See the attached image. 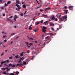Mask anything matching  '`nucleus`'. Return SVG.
I'll use <instances>...</instances> for the list:
<instances>
[{
	"instance_id": "31",
	"label": "nucleus",
	"mask_w": 75,
	"mask_h": 75,
	"mask_svg": "<svg viewBox=\"0 0 75 75\" xmlns=\"http://www.w3.org/2000/svg\"><path fill=\"white\" fill-rule=\"evenodd\" d=\"M10 75H14V74L13 73H10L9 74Z\"/></svg>"
},
{
	"instance_id": "60",
	"label": "nucleus",
	"mask_w": 75,
	"mask_h": 75,
	"mask_svg": "<svg viewBox=\"0 0 75 75\" xmlns=\"http://www.w3.org/2000/svg\"><path fill=\"white\" fill-rule=\"evenodd\" d=\"M64 8H65V9H67V7L65 6Z\"/></svg>"
},
{
	"instance_id": "63",
	"label": "nucleus",
	"mask_w": 75,
	"mask_h": 75,
	"mask_svg": "<svg viewBox=\"0 0 75 75\" xmlns=\"http://www.w3.org/2000/svg\"><path fill=\"white\" fill-rule=\"evenodd\" d=\"M4 53H2L1 54V56H2V55H4Z\"/></svg>"
},
{
	"instance_id": "21",
	"label": "nucleus",
	"mask_w": 75,
	"mask_h": 75,
	"mask_svg": "<svg viewBox=\"0 0 75 75\" xmlns=\"http://www.w3.org/2000/svg\"><path fill=\"white\" fill-rule=\"evenodd\" d=\"M29 30H32V28L30 26L29 28Z\"/></svg>"
},
{
	"instance_id": "62",
	"label": "nucleus",
	"mask_w": 75,
	"mask_h": 75,
	"mask_svg": "<svg viewBox=\"0 0 75 75\" xmlns=\"http://www.w3.org/2000/svg\"><path fill=\"white\" fill-rule=\"evenodd\" d=\"M9 18H13V16H12L10 17H9Z\"/></svg>"
},
{
	"instance_id": "1",
	"label": "nucleus",
	"mask_w": 75,
	"mask_h": 75,
	"mask_svg": "<svg viewBox=\"0 0 75 75\" xmlns=\"http://www.w3.org/2000/svg\"><path fill=\"white\" fill-rule=\"evenodd\" d=\"M67 15L66 16H63V18L62 19H61V21H65L67 20Z\"/></svg>"
},
{
	"instance_id": "59",
	"label": "nucleus",
	"mask_w": 75,
	"mask_h": 75,
	"mask_svg": "<svg viewBox=\"0 0 75 75\" xmlns=\"http://www.w3.org/2000/svg\"><path fill=\"white\" fill-rule=\"evenodd\" d=\"M2 1L3 0H0V3H2Z\"/></svg>"
},
{
	"instance_id": "61",
	"label": "nucleus",
	"mask_w": 75,
	"mask_h": 75,
	"mask_svg": "<svg viewBox=\"0 0 75 75\" xmlns=\"http://www.w3.org/2000/svg\"><path fill=\"white\" fill-rule=\"evenodd\" d=\"M48 37H49V36H47L45 38L46 39H47V38H48Z\"/></svg>"
},
{
	"instance_id": "29",
	"label": "nucleus",
	"mask_w": 75,
	"mask_h": 75,
	"mask_svg": "<svg viewBox=\"0 0 75 75\" xmlns=\"http://www.w3.org/2000/svg\"><path fill=\"white\" fill-rule=\"evenodd\" d=\"M1 9H2V10H4V8L3 6H2L1 7Z\"/></svg>"
},
{
	"instance_id": "35",
	"label": "nucleus",
	"mask_w": 75,
	"mask_h": 75,
	"mask_svg": "<svg viewBox=\"0 0 75 75\" xmlns=\"http://www.w3.org/2000/svg\"><path fill=\"white\" fill-rule=\"evenodd\" d=\"M43 29H47V27H46L45 26H43Z\"/></svg>"
},
{
	"instance_id": "10",
	"label": "nucleus",
	"mask_w": 75,
	"mask_h": 75,
	"mask_svg": "<svg viewBox=\"0 0 75 75\" xmlns=\"http://www.w3.org/2000/svg\"><path fill=\"white\" fill-rule=\"evenodd\" d=\"M40 23V22L37 21L35 23V24H36V25H38V24H39Z\"/></svg>"
},
{
	"instance_id": "50",
	"label": "nucleus",
	"mask_w": 75,
	"mask_h": 75,
	"mask_svg": "<svg viewBox=\"0 0 75 75\" xmlns=\"http://www.w3.org/2000/svg\"><path fill=\"white\" fill-rule=\"evenodd\" d=\"M59 17V18H61V15H60Z\"/></svg>"
},
{
	"instance_id": "49",
	"label": "nucleus",
	"mask_w": 75,
	"mask_h": 75,
	"mask_svg": "<svg viewBox=\"0 0 75 75\" xmlns=\"http://www.w3.org/2000/svg\"><path fill=\"white\" fill-rule=\"evenodd\" d=\"M4 42H7V40L5 39V40H4Z\"/></svg>"
},
{
	"instance_id": "19",
	"label": "nucleus",
	"mask_w": 75,
	"mask_h": 75,
	"mask_svg": "<svg viewBox=\"0 0 75 75\" xmlns=\"http://www.w3.org/2000/svg\"><path fill=\"white\" fill-rule=\"evenodd\" d=\"M42 30L43 32H45V31H46V30L44 29H42Z\"/></svg>"
},
{
	"instance_id": "38",
	"label": "nucleus",
	"mask_w": 75,
	"mask_h": 75,
	"mask_svg": "<svg viewBox=\"0 0 75 75\" xmlns=\"http://www.w3.org/2000/svg\"><path fill=\"white\" fill-rule=\"evenodd\" d=\"M60 13H58V14H57V16L58 17H59V15H60L61 14H60Z\"/></svg>"
},
{
	"instance_id": "12",
	"label": "nucleus",
	"mask_w": 75,
	"mask_h": 75,
	"mask_svg": "<svg viewBox=\"0 0 75 75\" xmlns=\"http://www.w3.org/2000/svg\"><path fill=\"white\" fill-rule=\"evenodd\" d=\"M50 7L47 8L45 9V10H46V11L48 10H50Z\"/></svg>"
},
{
	"instance_id": "14",
	"label": "nucleus",
	"mask_w": 75,
	"mask_h": 75,
	"mask_svg": "<svg viewBox=\"0 0 75 75\" xmlns=\"http://www.w3.org/2000/svg\"><path fill=\"white\" fill-rule=\"evenodd\" d=\"M15 34H16V33H15L11 34L10 36H13V35H15Z\"/></svg>"
},
{
	"instance_id": "24",
	"label": "nucleus",
	"mask_w": 75,
	"mask_h": 75,
	"mask_svg": "<svg viewBox=\"0 0 75 75\" xmlns=\"http://www.w3.org/2000/svg\"><path fill=\"white\" fill-rule=\"evenodd\" d=\"M1 70H4H4H5V69H6L4 68H1Z\"/></svg>"
},
{
	"instance_id": "3",
	"label": "nucleus",
	"mask_w": 75,
	"mask_h": 75,
	"mask_svg": "<svg viewBox=\"0 0 75 75\" xmlns=\"http://www.w3.org/2000/svg\"><path fill=\"white\" fill-rule=\"evenodd\" d=\"M38 28H37L36 29H35L33 30V31L35 32V33H37L38 32Z\"/></svg>"
},
{
	"instance_id": "22",
	"label": "nucleus",
	"mask_w": 75,
	"mask_h": 75,
	"mask_svg": "<svg viewBox=\"0 0 75 75\" xmlns=\"http://www.w3.org/2000/svg\"><path fill=\"white\" fill-rule=\"evenodd\" d=\"M55 19V17L53 16L52 17V20H54Z\"/></svg>"
},
{
	"instance_id": "44",
	"label": "nucleus",
	"mask_w": 75,
	"mask_h": 75,
	"mask_svg": "<svg viewBox=\"0 0 75 75\" xmlns=\"http://www.w3.org/2000/svg\"><path fill=\"white\" fill-rule=\"evenodd\" d=\"M50 35H54V34L52 33H50Z\"/></svg>"
},
{
	"instance_id": "40",
	"label": "nucleus",
	"mask_w": 75,
	"mask_h": 75,
	"mask_svg": "<svg viewBox=\"0 0 75 75\" xmlns=\"http://www.w3.org/2000/svg\"><path fill=\"white\" fill-rule=\"evenodd\" d=\"M25 44H26L27 46H28V42H25Z\"/></svg>"
},
{
	"instance_id": "46",
	"label": "nucleus",
	"mask_w": 75,
	"mask_h": 75,
	"mask_svg": "<svg viewBox=\"0 0 75 75\" xmlns=\"http://www.w3.org/2000/svg\"><path fill=\"white\" fill-rule=\"evenodd\" d=\"M49 5H50V4H48L46 5V7H47V6H49Z\"/></svg>"
},
{
	"instance_id": "55",
	"label": "nucleus",
	"mask_w": 75,
	"mask_h": 75,
	"mask_svg": "<svg viewBox=\"0 0 75 75\" xmlns=\"http://www.w3.org/2000/svg\"><path fill=\"white\" fill-rule=\"evenodd\" d=\"M27 13V11H25L24 13V14H25L26 13Z\"/></svg>"
},
{
	"instance_id": "27",
	"label": "nucleus",
	"mask_w": 75,
	"mask_h": 75,
	"mask_svg": "<svg viewBox=\"0 0 75 75\" xmlns=\"http://www.w3.org/2000/svg\"><path fill=\"white\" fill-rule=\"evenodd\" d=\"M23 53H24V52H22V53H21V56H23Z\"/></svg>"
},
{
	"instance_id": "20",
	"label": "nucleus",
	"mask_w": 75,
	"mask_h": 75,
	"mask_svg": "<svg viewBox=\"0 0 75 75\" xmlns=\"http://www.w3.org/2000/svg\"><path fill=\"white\" fill-rule=\"evenodd\" d=\"M62 0H59V3L60 4V3H61V2H62Z\"/></svg>"
},
{
	"instance_id": "26",
	"label": "nucleus",
	"mask_w": 75,
	"mask_h": 75,
	"mask_svg": "<svg viewBox=\"0 0 75 75\" xmlns=\"http://www.w3.org/2000/svg\"><path fill=\"white\" fill-rule=\"evenodd\" d=\"M6 62L7 63H9V62H10V61L9 60H6Z\"/></svg>"
},
{
	"instance_id": "43",
	"label": "nucleus",
	"mask_w": 75,
	"mask_h": 75,
	"mask_svg": "<svg viewBox=\"0 0 75 75\" xmlns=\"http://www.w3.org/2000/svg\"><path fill=\"white\" fill-rule=\"evenodd\" d=\"M21 59H20V60H19L18 61V63H20V62H21Z\"/></svg>"
},
{
	"instance_id": "58",
	"label": "nucleus",
	"mask_w": 75,
	"mask_h": 75,
	"mask_svg": "<svg viewBox=\"0 0 75 75\" xmlns=\"http://www.w3.org/2000/svg\"><path fill=\"white\" fill-rule=\"evenodd\" d=\"M14 27L16 28H17V26L16 25L14 26Z\"/></svg>"
},
{
	"instance_id": "51",
	"label": "nucleus",
	"mask_w": 75,
	"mask_h": 75,
	"mask_svg": "<svg viewBox=\"0 0 75 75\" xmlns=\"http://www.w3.org/2000/svg\"><path fill=\"white\" fill-rule=\"evenodd\" d=\"M4 33H5V32H4V31H3V32H2V33H2V34H4Z\"/></svg>"
},
{
	"instance_id": "4",
	"label": "nucleus",
	"mask_w": 75,
	"mask_h": 75,
	"mask_svg": "<svg viewBox=\"0 0 75 75\" xmlns=\"http://www.w3.org/2000/svg\"><path fill=\"white\" fill-rule=\"evenodd\" d=\"M6 62V61H2L1 62V65H0V68H1V67H2V65H3V64H4V63H5Z\"/></svg>"
},
{
	"instance_id": "25",
	"label": "nucleus",
	"mask_w": 75,
	"mask_h": 75,
	"mask_svg": "<svg viewBox=\"0 0 75 75\" xmlns=\"http://www.w3.org/2000/svg\"><path fill=\"white\" fill-rule=\"evenodd\" d=\"M15 58H18V55H17L15 56Z\"/></svg>"
},
{
	"instance_id": "37",
	"label": "nucleus",
	"mask_w": 75,
	"mask_h": 75,
	"mask_svg": "<svg viewBox=\"0 0 75 75\" xmlns=\"http://www.w3.org/2000/svg\"><path fill=\"white\" fill-rule=\"evenodd\" d=\"M72 7H73V6H70L68 7V8H72Z\"/></svg>"
},
{
	"instance_id": "23",
	"label": "nucleus",
	"mask_w": 75,
	"mask_h": 75,
	"mask_svg": "<svg viewBox=\"0 0 75 75\" xmlns=\"http://www.w3.org/2000/svg\"><path fill=\"white\" fill-rule=\"evenodd\" d=\"M24 58L22 57L20 59H21L22 61H23L24 60Z\"/></svg>"
},
{
	"instance_id": "52",
	"label": "nucleus",
	"mask_w": 75,
	"mask_h": 75,
	"mask_svg": "<svg viewBox=\"0 0 75 75\" xmlns=\"http://www.w3.org/2000/svg\"><path fill=\"white\" fill-rule=\"evenodd\" d=\"M13 42V41L11 42V43L9 44V45H10V44H12Z\"/></svg>"
},
{
	"instance_id": "54",
	"label": "nucleus",
	"mask_w": 75,
	"mask_h": 75,
	"mask_svg": "<svg viewBox=\"0 0 75 75\" xmlns=\"http://www.w3.org/2000/svg\"><path fill=\"white\" fill-rule=\"evenodd\" d=\"M40 11H41V12H42V11H44V10H41V9L40 10Z\"/></svg>"
},
{
	"instance_id": "36",
	"label": "nucleus",
	"mask_w": 75,
	"mask_h": 75,
	"mask_svg": "<svg viewBox=\"0 0 75 75\" xmlns=\"http://www.w3.org/2000/svg\"><path fill=\"white\" fill-rule=\"evenodd\" d=\"M16 74H19V72H18L17 71L16 72Z\"/></svg>"
},
{
	"instance_id": "2",
	"label": "nucleus",
	"mask_w": 75,
	"mask_h": 75,
	"mask_svg": "<svg viewBox=\"0 0 75 75\" xmlns=\"http://www.w3.org/2000/svg\"><path fill=\"white\" fill-rule=\"evenodd\" d=\"M16 6H17V7L18 8V11H20V10L21 8V7H20V5H18L17 4H16Z\"/></svg>"
},
{
	"instance_id": "48",
	"label": "nucleus",
	"mask_w": 75,
	"mask_h": 75,
	"mask_svg": "<svg viewBox=\"0 0 75 75\" xmlns=\"http://www.w3.org/2000/svg\"><path fill=\"white\" fill-rule=\"evenodd\" d=\"M15 66H16L15 65H12V67H13V68H14Z\"/></svg>"
},
{
	"instance_id": "56",
	"label": "nucleus",
	"mask_w": 75,
	"mask_h": 75,
	"mask_svg": "<svg viewBox=\"0 0 75 75\" xmlns=\"http://www.w3.org/2000/svg\"><path fill=\"white\" fill-rule=\"evenodd\" d=\"M64 13L65 14H67V13H68V12H67L65 11V12H64Z\"/></svg>"
},
{
	"instance_id": "9",
	"label": "nucleus",
	"mask_w": 75,
	"mask_h": 75,
	"mask_svg": "<svg viewBox=\"0 0 75 75\" xmlns=\"http://www.w3.org/2000/svg\"><path fill=\"white\" fill-rule=\"evenodd\" d=\"M16 3H17V4H19L20 3V1H18V0H16Z\"/></svg>"
},
{
	"instance_id": "11",
	"label": "nucleus",
	"mask_w": 75,
	"mask_h": 75,
	"mask_svg": "<svg viewBox=\"0 0 75 75\" xmlns=\"http://www.w3.org/2000/svg\"><path fill=\"white\" fill-rule=\"evenodd\" d=\"M32 55H34V54H35V52L34 51H32Z\"/></svg>"
},
{
	"instance_id": "13",
	"label": "nucleus",
	"mask_w": 75,
	"mask_h": 75,
	"mask_svg": "<svg viewBox=\"0 0 75 75\" xmlns=\"http://www.w3.org/2000/svg\"><path fill=\"white\" fill-rule=\"evenodd\" d=\"M14 17L15 18H18V17L17 16V15H16L14 16Z\"/></svg>"
},
{
	"instance_id": "57",
	"label": "nucleus",
	"mask_w": 75,
	"mask_h": 75,
	"mask_svg": "<svg viewBox=\"0 0 75 75\" xmlns=\"http://www.w3.org/2000/svg\"><path fill=\"white\" fill-rule=\"evenodd\" d=\"M51 30H52V31H54V28H51Z\"/></svg>"
},
{
	"instance_id": "6",
	"label": "nucleus",
	"mask_w": 75,
	"mask_h": 75,
	"mask_svg": "<svg viewBox=\"0 0 75 75\" xmlns=\"http://www.w3.org/2000/svg\"><path fill=\"white\" fill-rule=\"evenodd\" d=\"M7 21H10V22H11V23H13V21H12V20L10 19L9 18H7Z\"/></svg>"
},
{
	"instance_id": "5",
	"label": "nucleus",
	"mask_w": 75,
	"mask_h": 75,
	"mask_svg": "<svg viewBox=\"0 0 75 75\" xmlns=\"http://www.w3.org/2000/svg\"><path fill=\"white\" fill-rule=\"evenodd\" d=\"M42 17H44L45 18H47L48 17V16L47 15H45L44 14H43L42 15Z\"/></svg>"
},
{
	"instance_id": "30",
	"label": "nucleus",
	"mask_w": 75,
	"mask_h": 75,
	"mask_svg": "<svg viewBox=\"0 0 75 75\" xmlns=\"http://www.w3.org/2000/svg\"><path fill=\"white\" fill-rule=\"evenodd\" d=\"M27 53H28V54H29V53H30V50H28L27 51Z\"/></svg>"
},
{
	"instance_id": "17",
	"label": "nucleus",
	"mask_w": 75,
	"mask_h": 75,
	"mask_svg": "<svg viewBox=\"0 0 75 75\" xmlns=\"http://www.w3.org/2000/svg\"><path fill=\"white\" fill-rule=\"evenodd\" d=\"M47 23H48V21H46V22H45L44 23V24L45 25H47V24H47Z\"/></svg>"
},
{
	"instance_id": "41",
	"label": "nucleus",
	"mask_w": 75,
	"mask_h": 75,
	"mask_svg": "<svg viewBox=\"0 0 75 75\" xmlns=\"http://www.w3.org/2000/svg\"><path fill=\"white\" fill-rule=\"evenodd\" d=\"M6 73L7 72H3L2 74H6Z\"/></svg>"
},
{
	"instance_id": "64",
	"label": "nucleus",
	"mask_w": 75,
	"mask_h": 75,
	"mask_svg": "<svg viewBox=\"0 0 75 75\" xmlns=\"http://www.w3.org/2000/svg\"><path fill=\"white\" fill-rule=\"evenodd\" d=\"M12 58V57L11 56L10 57H9V59H11Z\"/></svg>"
},
{
	"instance_id": "18",
	"label": "nucleus",
	"mask_w": 75,
	"mask_h": 75,
	"mask_svg": "<svg viewBox=\"0 0 75 75\" xmlns=\"http://www.w3.org/2000/svg\"><path fill=\"white\" fill-rule=\"evenodd\" d=\"M27 65V63H26V62H24L23 63V66L24 65Z\"/></svg>"
},
{
	"instance_id": "7",
	"label": "nucleus",
	"mask_w": 75,
	"mask_h": 75,
	"mask_svg": "<svg viewBox=\"0 0 75 75\" xmlns=\"http://www.w3.org/2000/svg\"><path fill=\"white\" fill-rule=\"evenodd\" d=\"M27 37L28 39H29V40H31V41H33V40H34V39H33V38H30V37H29L28 36H27Z\"/></svg>"
},
{
	"instance_id": "45",
	"label": "nucleus",
	"mask_w": 75,
	"mask_h": 75,
	"mask_svg": "<svg viewBox=\"0 0 75 75\" xmlns=\"http://www.w3.org/2000/svg\"><path fill=\"white\" fill-rule=\"evenodd\" d=\"M43 21H44L42 20L40 22H41V23H43Z\"/></svg>"
},
{
	"instance_id": "15",
	"label": "nucleus",
	"mask_w": 75,
	"mask_h": 75,
	"mask_svg": "<svg viewBox=\"0 0 75 75\" xmlns=\"http://www.w3.org/2000/svg\"><path fill=\"white\" fill-rule=\"evenodd\" d=\"M23 8H26V5L25 4H23Z\"/></svg>"
},
{
	"instance_id": "34",
	"label": "nucleus",
	"mask_w": 75,
	"mask_h": 75,
	"mask_svg": "<svg viewBox=\"0 0 75 75\" xmlns=\"http://www.w3.org/2000/svg\"><path fill=\"white\" fill-rule=\"evenodd\" d=\"M4 4H5V6H6V7H7V6H8V4H7L6 3H5Z\"/></svg>"
},
{
	"instance_id": "47",
	"label": "nucleus",
	"mask_w": 75,
	"mask_h": 75,
	"mask_svg": "<svg viewBox=\"0 0 75 75\" xmlns=\"http://www.w3.org/2000/svg\"><path fill=\"white\" fill-rule=\"evenodd\" d=\"M29 45H33V43H31L30 44H29Z\"/></svg>"
},
{
	"instance_id": "28",
	"label": "nucleus",
	"mask_w": 75,
	"mask_h": 75,
	"mask_svg": "<svg viewBox=\"0 0 75 75\" xmlns=\"http://www.w3.org/2000/svg\"><path fill=\"white\" fill-rule=\"evenodd\" d=\"M20 16H24V15H23V13H21L20 14Z\"/></svg>"
},
{
	"instance_id": "16",
	"label": "nucleus",
	"mask_w": 75,
	"mask_h": 75,
	"mask_svg": "<svg viewBox=\"0 0 75 75\" xmlns=\"http://www.w3.org/2000/svg\"><path fill=\"white\" fill-rule=\"evenodd\" d=\"M20 67H23V64L21 63L20 64Z\"/></svg>"
},
{
	"instance_id": "33",
	"label": "nucleus",
	"mask_w": 75,
	"mask_h": 75,
	"mask_svg": "<svg viewBox=\"0 0 75 75\" xmlns=\"http://www.w3.org/2000/svg\"><path fill=\"white\" fill-rule=\"evenodd\" d=\"M11 66H12V64L11 63L9 65V66H8V67H10Z\"/></svg>"
},
{
	"instance_id": "53",
	"label": "nucleus",
	"mask_w": 75,
	"mask_h": 75,
	"mask_svg": "<svg viewBox=\"0 0 75 75\" xmlns=\"http://www.w3.org/2000/svg\"><path fill=\"white\" fill-rule=\"evenodd\" d=\"M14 21H16V18H14Z\"/></svg>"
},
{
	"instance_id": "8",
	"label": "nucleus",
	"mask_w": 75,
	"mask_h": 75,
	"mask_svg": "<svg viewBox=\"0 0 75 75\" xmlns=\"http://www.w3.org/2000/svg\"><path fill=\"white\" fill-rule=\"evenodd\" d=\"M50 26H55V25L52 23H51L50 24Z\"/></svg>"
},
{
	"instance_id": "39",
	"label": "nucleus",
	"mask_w": 75,
	"mask_h": 75,
	"mask_svg": "<svg viewBox=\"0 0 75 75\" xmlns=\"http://www.w3.org/2000/svg\"><path fill=\"white\" fill-rule=\"evenodd\" d=\"M16 66H19V67H20V64H17V65H16Z\"/></svg>"
},
{
	"instance_id": "32",
	"label": "nucleus",
	"mask_w": 75,
	"mask_h": 75,
	"mask_svg": "<svg viewBox=\"0 0 75 75\" xmlns=\"http://www.w3.org/2000/svg\"><path fill=\"white\" fill-rule=\"evenodd\" d=\"M11 3V1H8L7 3V4H10Z\"/></svg>"
},
{
	"instance_id": "42",
	"label": "nucleus",
	"mask_w": 75,
	"mask_h": 75,
	"mask_svg": "<svg viewBox=\"0 0 75 75\" xmlns=\"http://www.w3.org/2000/svg\"><path fill=\"white\" fill-rule=\"evenodd\" d=\"M5 37H7V36H3V38H5Z\"/></svg>"
}]
</instances>
